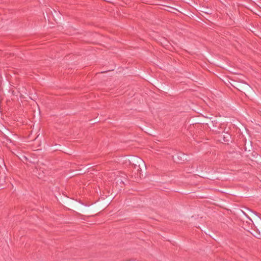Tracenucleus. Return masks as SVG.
<instances>
[{
  "instance_id": "obj_1",
  "label": "nucleus",
  "mask_w": 261,
  "mask_h": 261,
  "mask_svg": "<svg viewBox=\"0 0 261 261\" xmlns=\"http://www.w3.org/2000/svg\"><path fill=\"white\" fill-rule=\"evenodd\" d=\"M117 186V182L115 184L113 183L112 186V191L113 194L108 198L107 201H97V203L94 205L91 206L88 209H85L83 207L84 203L81 202L80 201L74 200L72 198H67L65 200V204L68 206L70 209H73L85 214H92L102 208L107 206L110 201L111 200L112 198H114L116 195V192H114L113 190L116 188Z\"/></svg>"
},
{
  "instance_id": "obj_2",
  "label": "nucleus",
  "mask_w": 261,
  "mask_h": 261,
  "mask_svg": "<svg viewBox=\"0 0 261 261\" xmlns=\"http://www.w3.org/2000/svg\"><path fill=\"white\" fill-rule=\"evenodd\" d=\"M230 85L240 91L243 92L245 94L253 95L254 90L246 82L241 81H237L232 80Z\"/></svg>"
},
{
  "instance_id": "obj_3",
  "label": "nucleus",
  "mask_w": 261,
  "mask_h": 261,
  "mask_svg": "<svg viewBox=\"0 0 261 261\" xmlns=\"http://www.w3.org/2000/svg\"><path fill=\"white\" fill-rule=\"evenodd\" d=\"M129 164L136 169L137 174L141 176L142 171L145 170L146 166L145 162L140 157L137 156H133L129 158Z\"/></svg>"
},
{
  "instance_id": "obj_4",
  "label": "nucleus",
  "mask_w": 261,
  "mask_h": 261,
  "mask_svg": "<svg viewBox=\"0 0 261 261\" xmlns=\"http://www.w3.org/2000/svg\"><path fill=\"white\" fill-rule=\"evenodd\" d=\"M209 127L216 134H220L222 130L226 128L225 125L220 122L219 119H216L211 121L209 124Z\"/></svg>"
},
{
  "instance_id": "obj_5",
  "label": "nucleus",
  "mask_w": 261,
  "mask_h": 261,
  "mask_svg": "<svg viewBox=\"0 0 261 261\" xmlns=\"http://www.w3.org/2000/svg\"><path fill=\"white\" fill-rule=\"evenodd\" d=\"M252 224L255 227L252 233L253 235L258 239H261V218L256 217Z\"/></svg>"
},
{
  "instance_id": "obj_6",
  "label": "nucleus",
  "mask_w": 261,
  "mask_h": 261,
  "mask_svg": "<svg viewBox=\"0 0 261 261\" xmlns=\"http://www.w3.org/2000/svg\"><path fill=\"white\" fill-rule=\"evenodd\" d=\"M172 159L175 163L182 164L187 160L186 154L181 152H176L172 155Z\"/></svg>"
},
{
  "instance_id": "obj_7",
  "label": "nucleus",
  "mask_w": 261,
  "mask_h": 261,
  "mask_svg": "<svg viewBox=\"0 0 261 261\" xmlns=\"http://www.w3.org/2000/svg\"><path fill=\"white\" fill-rule=\"evenodd\" d=\"M226 128L224 129V130H222L223 134V142L224 143H228L231 139V135L228 133L227 131H225Z\"/></svg>"
},
{
  "instance_id": "obj_8",
  "label": "nucleus",
  "mask_w": 261,
  "mask_h": 261,
  "mask_svg": "<svg viewBox=\"0 0 261 261\" xmlns=\"http://www.w3.org/2000/svg\"><path fill=\"white\" fill-rule=\"evenodd\" d=\"M245 212L251 217L252 222L254 221V219L256 218V217H260L257 215V214L256 212L252 211L249 208H246Z\"/></svg>"
},
{
  "instance_id": "obj_9",
  "label": "nucleus",
  "mask_w": 261,
  "mask_h": 261,
  "mask_svg": "<svg viewBox=\"0 0 261 261\" xmlns=\"http://www.w3.org/2000/svg\"><path fill=\"white\" fill-rule=\"evenodd\" d=\"M244 140L245 141V144L244 146V151L250 152L252 149V142H246V140L245 138L244 139Z\"/></svg>"
},
{
  "instance_id": "obj_10",
  "label": "nucleus",
  "mask_w": 261,
  "mask_h": 261,
  "mask_svg": "<svg viewBox=\"0 0 261 261\" xmlns=\"http://www.w3.org/2000/svg\"><path fill=\"white\" fill-rule=\"evenodd\" d=\"M239 213L243 220H245L246 219H248L249 220L252 222L251 217L245 212L241 210L240 211H239Z\"/></svg>"
},
{
  "instance_id": "obj_11",
  "label": "nucleus",
  "mask_w": 261,
  "mask_h": 261,
  "mask_svg": "<svg viewBox=\"0 0 261 261\" xmlns=\"http://www.w3.org/2000/svg\"><path fill=\"white\" fill-rule=\"evenodd\" d=\"M195 121L196 123L198 124H206L207 125H209L210 124V123H208L207 121L199 118L196 119Z\"/></svg>"
},
{
  "instance_id": "obj_12",
  "label": "nucleus",
  "mask_w": 261,
  "mask_h": 261,
  "mask_svg": "<svg viewBox=\"0 0 261 261\" xmlns=\"http://www.w3.org/2000/svg\"><path fill=\"white\" fill-rule=\"evenodd\" d=\"M252 156H253V158L252 159H251L250 158H249V159H250L251 160H253L254 159H257V156H258V154L255 151H253L252 152Z\"/></svg>"
},
{
  "instance_id": "obj_13",
  "label": "nucleus",
  "mask_w": 261,
  "mask_h": 261,
  "mask_svg": "<svg viewBox=\"0 0 261 261\" xmlns=\"http://www.w3.org/2000/svg\"><path fill=\"white\" fill-rule=\"evenodd\" d=\"M223 134H222V132H221L220 134H219V136H218V140L221 142H223Z\"/></svg>"
},
{
  "instance_id": "obj_14",
  "label": "nucleus",
  "mask_w": 261,
  "mask_h": 261,
  "mask_svg": "<svg viewBox=\"0 0 261 261\" xmlns=\"http://www.w3.org/2000/svg\"><path fill=\"white\" fill-rule=\"evenodd\" d=\"M5 178H6V176L5 175H1V176H0V184L1 185L3 184L2 183V181H5Z\"/></svg>"
},
{
  "instance_id": "obj_15",
  "label": "nucleus",
  "mask_w": 261,
  "mask_h": 261,
  "mask_svg": "<svg viewBox=\"0 0 261 261\" xmlns=\"http://www.w3.org/2000/svg\"><path fill=\"white\" fill-rule=\"evenodd\" d=\"M55 148L56 150H59L60 148V145L57 144H55Z\"/></svg>"
},
{
  "instance_id": "obj_16",
  "label": "nucleus",
  "mask_w": 261,
  "mask_h": 261,
  "mask_svg": "<svg viewBox=\"0 0 261 261\" xmlns=\"http://www.w3.org/2000/svg\"><path fill=\"white\" fill-rule=\"evenodd\" d=\"M246 221V223H248V224H250L251 222L252 223L251 221H250V220H249L248 219H246L245 220Z\"/></svg>"
},
{
  "instance_id": "obj_17",
  "label": "nucleus",
  "mask_w": 261,
  "mask_h": 261,
  "mask_svg": "<svg viewBox=\"0 0 261 261\" xmlns=\"http://www.w3.org/2000/svg\"><path fill=\"white\" fill-rule=\"evenodd\" d=\"M258 160H259V161H260V163H261V156H259V157Z\"/></svg>"
},
{
  "instance_id": "obj_18",
  "label": "nucleus",
  "mask_w": 261,
  "mask_h": 261,
  "mask_svg": "<svg viewBox=\"0 0 261 261\" xmlns=\"http://www.w3.org/2000/svg\"><path fill=\"white\" fill-rule=\"evenodd\" d=\"M148 132H151V130H150V129H148Z\"/></svg>"
},
{
  "instance_id": "obj_19",
  "label": "nucleus",
  "mask_w": 261,
  "mask_h": 261,
  "mask_svg": "<svg viewBox=\"0 0 261 261\" xmlns=\"http://www.w3.org/2000/svg\"><path fill=\"white\" fill-rule=\"evenodd\" d=\"M107 71H101V73H105V72H106Z\"/></svg>"
},
{
  "instance_id": "obj_20",
  "label": "nucleus",
  "mask_w": 261,
  "mask_h": 261,
  "mask_svg": "<svg viewBox=\"0 0 261 261\" xmlns=\"http://www.w3.org/2000/svg\"><path fill=\"white\" fill-rule=\"evenodd\" d=\"M101 199H104L105 198L104 197H101Z\"/></svg>"
},
{
  "instance_id": "obj_21",
  "label": "nucleus",
  "mask_w": 261,
  "mask_h": 261,
  "mask_svg": "<svg viewBox=\"0 0 261 261\" xmlns=\"http://www.w3.org/2000/svg\"><path fill=\"white\" fill-rule=\"evenodd\" d=\"M172 9L174 10H176V9H174V8H171Z\"/></svg>"
},
{
  "instance_id": "obj_22",
  "label": "nucleus",
  "mask_w": 261,
  "mask_h": 261,
  "mask_svg": "<svg viewBox=\"0 0 261 261\" xmlns=\"http://www.w3.org/2000/svg\"><path fill=\"white\" fill-rule=\"evenodd\" d=\"M246 156H249V154H246Z\"/></svg>"
}]
</instances>
